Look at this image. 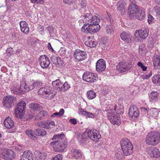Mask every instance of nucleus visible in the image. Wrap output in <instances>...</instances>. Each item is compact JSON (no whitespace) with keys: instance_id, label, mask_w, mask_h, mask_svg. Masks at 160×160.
<instances>
[{"instance_id":"f257e3e1","label":"nucleus","mask_w":160,"mask_h":160,"mask_svg":"<svg viewBox=\"0 0 160 160\" xmlns=\"http://www.w3.org/2000/svg\"><path fill=\"white\" fill-rule=\"evenodd\" d=\"M64 136L62 132L53 136L52 140L55 141L51 142L50 144L52 145L54 151L62 152L67 147L68 142Z\"/></svg>"},{"instance_id":"f03ea898","label":"nucleus","mask_w":160,"mask_h":160,"mask_svg":"<svg viewBox=\"0 0 160 160\" xmlns=\"http://www.w3.org/2000/svg\"><path fill=\"white\" fill-rule=\"evenodd\" d=\"M146 143L149 145L155 146L160 142V133L158 131L149 132L146 138Z\"/></svg>"},{"instance_id":"7ed1b4c3","label":"nucleus","mask_w":160,"mask_h":160,"mask_svg":"<svg viewBox=\"0 0 160 160\" xmlns=\"http://www.w3.org/2000/svg\"><path fill=\"white\" fill-rule=\"evenodd\" d=\"M96 21L94 23H89L87 25L84 24L81 28L82 32L85 33H93L97 32L100 29L99 23L100 22L99 18H96Z\"/></svg>"},{"instance_id":"20e7f679","label":"nucleus","mask_w":160,"mask_h":160,"mask_svg":"<svg viewBox=\"0 0 160 160\" xmlns=\"http://www.w3.org/2000/svg\"><path fill=\"white\" fill-rule=\"evenodd\" d=\"M122 150L124 154L128 156L132 154L133 152V146L129 140L127 138L122 139L120 142Z\"/></svg>"},{"instance_id":"39448f33","label":"nucleus","mask_w":160,"mask_h":160,"mask_svg":"<svg viewBox=\"0 0 160 160\" xmlns=\"http://www.w3.org/2000/svg\"><path fill=\"white\" fill-rule=\"evenodd\" d=\"M26 105V103L24 101H22L18 104L15 112V114L16 117L18 118H23Z\"/></svg>"},{"instance_id":"423d86ee","label":"nucleus","mask_w":160,"mask_h":160,"mask_svg":"<svg viewBox=\"0 0 160 160\" xmlns=\"http://www.w3.org/2000/svg\"><path fill=\"white\" fill-rule=\"evenodd\" d=\"M82 19L79 20V22L80 23H84L86 25H87L89 23H94V22L96 21V18H99L98 17L94 16H93L90 13H87L84 14L83 16H81Z\"/></svg>"},{"instance_id":"0eeeda50","label":"nucleus","mask_w":160,"mask_h":160,"mask_svg":"<svg viewBox=\"0 0 160 160\" xmlns=\"http://www.w3.org/2000/svg\"><path fill=\"white\" fill-rule=\"evenodd\" d=\"M82 78L86 82H96L98 79V75L91 72H86L82 75Z\"/></svg>"},{"instance_id":"6e6552de","label":"nucleus","mask_w":160,"mask_h":160,"mask_svg":"<svg viewBox=\"0 0 160 160\" xmlns=\"http://www.w3.org/2000/svg\"><path fill=\"white\" fill-rule=\"evenodd\" d=\"M88 136L91 140L97 142L101 138V135L99 132L96 129L86 130Z\"/></svg>"},{"instance_id":"1a4fd4ad","label":"nucleus","mask_w":160,"mask_h":160,"mask_svg":"<svg viewBox=\"0 0 160 160\" xmlns=\"http://www.w3.org/2000/svg\"><path fill=\"white\" fill-rule=\"evenodd\" d=\"M2 158L6 160H12L15 158L14 152L10 149H4L2 153Z\"/></svg>"},{"instance_id":"9d476101","label":"nucleus","mask_w":160,"mask_h":160,"mask_svg":"<svg viewBox=\"0 0 160 160\" xmlns=\"http://www.w3.org/2000/svg\"><path fill=\"white\" fill-rule=\"evenodd\" d=\"M108 119L110 120L111 122L113 125H119L121 124V120L120 118L118 115H115L114 113L111 111L107 114Z\"/></svg>"},{"instance_id":"9b49d317","label":"nucleus","mask_w":160,"mask_h":160,"mask_svg":"<svg viewBox=\"0 0 160 160\" xmlns=\"http://www.w3.org/2000/svg\"><path fill=\"white\" fill-rule=\"evenodd\" d=\"M74 57L77 61H81L86 58L87 53L85 51L77 49L74 53Z\"/></svg>"},{"instance_id":"f8f14e48","label":"nucleus","mask_w":160,"mask_h":160,"mask_svg":"<svg viewBox=\"0 0 160 160\" xmlns=\"http://www.w3.org/2000/svg\"><path fill=\"white\" fill-rule=\"evenodd\" d=\"M131 66L129 65L128 63L123 62H120L117 66V69L118 72L121 73L125 72L129 70Z\"/></svg>"},{"instance_id":"ddd939ff","label":"nucleus","mask_w":160,"mask_h":160,"mask_svg":"<svg viewBox=\"0 0 160 160\" xmlns=\"http://www.w3.org/2000/svg\"><path fill=\"white\" fill-rule=\"evenodd\" d=\"M139 10L138 6L134 2H132L129 6L128 13L131 17H134Z\"/></svg>"},{"instance_id":"4468645a","label":"nucleus","mask_w":160,"mask_h":160,"mask_svg":"<svg viewBox=\"0 0 160 160\" xmlns=\"http://www.w3.org/2000/svg\"><path fill=\"white\" fill-rule=\"evenodd\" d=\"M14 100L13 97L9 95L6 96L2 101L3 106L8 108L12 107L13 105V101Z\"/></svg>"},{"instance_id":"2eb2a0df","label":"nucleus","mask_w":160,"mask_h":160,"mask_svg":"<svg viewBox=\"0 0 160 160\" xmlns=\"http://www.w3.org/2000/svg\"><path fill=\"white\" fill-rule=\"evenodd\" d=\"M149 31L148 28H145L144 30H137L135 34L136 37L140 38L141 39H145L148 36Z\"/></svg>"},{"instance_id":"dca6fc26","label":"nucleus","mask_w":160,"mask_h":160,"mask_svg":"<svg viewBox=\"0 0 160 160\" xmlns=\"http://www.w3.org/2000/svg\"><path fill=\"white\" fill-rule=\"evenodd\" d=\"M129 116L131 118H135L139 115V111L137 107L134 105L131 106L128 112Z\"/></svg>"},{"instance_id":"f3484780","label":"nucleus","mask_w":160,"mask_h":160,"mask_svg":"<svg viewBox=\"0 0 160 160\" xmlns=\"http://www.w3.org/2000/svg\"><path fill=\"white\" fill-rule=\"evenodd\" d=\"M39 59L40 65L42 68H44L48 67L50 63L48 58L46 56H41Z\"/></svg>"},{"instance_id":"a211bd4d","label":"nucleus","mask_w":160,"mask_h":160,"mask_svg":"<svg viewBox=\"0 0 160 160\" xmlns=\"http://www.w3.org/2000/svg\"><path fill=\"white\" fill-rule=\"evenodd\" d=\"M106 68L105 61L103 59L98 60L96 64V69L97 71L101 72L103 71Z\"/></svg>"},{"instance_id":"6ab92c4d","label":"nucleus","mask_w":160,"mask_h":160,"mask_svg":"<svg viewBox=\"0 0 160 160\" xmlns=\"http://www.w3.org/2000/svg\"><path fill=\"white\" fill-rule=\"evenodd\" d=\"M122 39L126 43H130L132 42V35L125 32L122 33L120 35Z\"/></svg>"},{"instance_id":"aec40b11","label":"nucleus","mask_w":160,"mask_h":160,"mask_svg":"<svg viewBox=\"0 0 160 160\" xmlns=\"http://www.w3.org/2000/svg\"><path fill=\"white\" fill-rule=\"evenodd\" d=\"M33 154L30 151H25L21 156L20 160H32Z\"/></svg>"},{"instance_id":"412c9836","label":"nucleus","mask_w":160,"mask_h":160,"mask_svg":"<svg viewBox=\"0 0 160 160\" xmlns=\"http://www.w3.org/2000/svg\"><path fill=\"white\" fill-rule=\"evenodd\" d=\"M21 31L25 34H27L29 31L27 23L25 21H22L20 22Z\"/></svg>"},{"instance_id":"4be33fe9","label":"nucleus","mask_w":160,"mask_h":160,"mask_svg":"<svg viewBox=\"0 0 160 160\" xmlns=\"http://www.w3.org/2000/svg\"><path fill=\"white\" fill-rule=\"evenodd\" d=\"M153 62L154 69H158L160 67V56L155 54L153 57Z\"/></svg>"},{"instance_id":"5701e85b","label":"nucleus","mask_w":160,"mask_h":160,"mask_svg":"<svg viewBox=\"0 0 160 160\" xmlns=\"http://www.w3.org/2000/svg\"><path fill=\"white\" fill-rule=\"evenodd\" d=\"M4 126L8 129L12 128L14 126V122L11 118L8 117L5 119L4 122Z\"/></svg>"},{"instance_id":"b1692460","label":"nucleus","mask_w":160,"mask_h":160,"mask_svg":"<svg viewBox=\"0 0 160 160\" xmlns=\"http://www.w3.org/2000/svg\"><path fill=\"white\" fill-rule=\"evenodd\" d=\"M11 91L12 93L16 94H21L22 93L20 86L17 84H15L11 88Z\"/></svg>"},{"instance_id":"393cba45","label":"nucleus","mask_w":160,"mask_h":160,"mask_svg":"<svg viewBox=\"0 0 160 160\" xmlns=\"http://www.w3.org/2000/svg\"><path fill=\"white\" fill-rule=\"evenodd\" d=\"M78 113L79 114L83 115L87 118H93L94 117V115L92 113L85 111L82 109H79Z\"/></svg>"},{"instance_id":"a878e982","label":"nucleus","mask_w":160,"mask_h":160,"mask_svg":"<svg viewBox=\"0 0 160 160\" xmlns=\"http://www.w3.org/2000/svg\"><path fill=\"white\" fill-rule=\"evenodd\" d=\"M29 108L34 111L38 112L42 108V107L36 102H32L29 105Z\"/></svg>"},{"instance_id":"bb28decb","label":"nucleus","mask_w":160,"mask_h":160,"mask_svg":"<svg viewBox=\"0 0 160 160\" xmlns=\"http://www.w3.org/2000/svg\"><path fill=\"white\" fill-rule=\"evenodd\" d=\"M149 153L151 157L158 158L160 157V152L158 149L156 148H151L149 152Z\"/></svg>"},{"instance_id":"cd10ccee","label":"nucleus","mask_w":160,"mask_h":160,"mask_svg":"<svg viewBox=\"0 0 160 160\" xmlns=\"http://www.w3.org/2000/svg\"><path fill=\"white\" fill-rule=\"evenodd\" d=\"M149 114L155 119H158V109L156 108H151L148 111V114Z\"/></svg>"},{"instance_id":"c85d7f7f","label":"nucleus","mask_w":160,"mask_h":160,"mask_svg":"<svg viewBox=\"0 0 160 160\" xmlns=\"http://www.w3.org/2000/svg\"><path fill=\"white\" fill-rule=\"evenodd\" d=\"M134 16L138 20H142L145 17V12L142 9H140Z\"/></svg>"},{"instance_id":"c756f323","label":"nucleus","mask_w":160,"mask_h":160,"mask_svg":"<svg viewBox=\"0 0 160 160\" xmlns=\"http://www.w3.org/2000/svg\"><path fill=\"white\" fill-rule=\"evenodd\" d=\"M35 158L36 160H44L46 158V154L45 153H41L37 151L35 152Z\"/></svg>"},{"instance_id":"7c9ffc66","label":"nucleus","mask_w":160,"mask_h":160,"mask_svg":"<svg viewBox=\"0 0 160 160\" xmlns=\"http://www.w3.org/2000/svg\"><path fill=\"white\" fill-rule=\"evenodd\" d=\"M50 88L47 87L41 88L39 89L38 94L45 97L48 92L50 91Z\"/></svg>"},{"instance_id":"2f4dec72","label":"nucleus","mask_w":160,"mask_h":160,"mask_svg":"<svg viewBox=\"0 0 160 160\" xmlns=\"http://www.w3.org/2000/svg\"><path fill=\"white\" fill-rule=\"evenodd\" d=\"M62 83L59 79H57L55 81H53L52 82V85L57 88L58 91H61L62 87Z\"/></svg>"},{"instance_id":"473e14b6","label":"nucleus","mask_w":160,"mask_h":160,"mask_svg":"<svg viewBox=\"0 0 160 160\" xmlns=\"http://www.w3.org/2000/svg\"><path fill=\"white\" fill-rule=\"evenodd\" d=\"M31 86V84L29 83V84H28L25 82L21 84L20 86L22 93L25 91H28L32 90V89H30Z\"/></svg>"},{"instance_id":"72a5a7b5","label":"nucleus","mask_w":160,"mask_h":160,"mask_svg":"<svg viewBox=\"0 0 160 160\" xmlns=\"http://www.w3.org/2000/svg\"><path fill=\"white\" fill-rule=\"evenodd\" d=\"M159 94L157 92L152 91L151 92L149 95L150 98L151 100L153 101H157L159 99Z\"/></svg>"},{"instance_id":"f704fd0d","label":"nucleus","mask_w":160,"mask_h":160,"mask_svg":"<svg viewBox=\"0 0 160 160\" xmlns=\"http://www.w3.org/2000/svg\"><path fill=\"white\" fill-rule=\"evenodd\" d=\"M72 156L76 159H80L82 156V154L80 150L73 149L72 150Z\"/></svg>"},{"instance_id":"c9c22d12","label":"nucleus","mask_w":160,"mask_h":160,"mask_svg":"<svg viewBox=\"0 0 160 160\" xmlns=\"http://www.w3.org/2000/svg\"><path fill=\"white\" fill-rule=\"evenodd\" d=\"M46 131L43 129H37L36 130L35 134L37 136H44L46 135Z\"/></svg>"},{"instance_id":"e433bc0d","label":"nucleus","mask_w":160,"mask_h":160,"mask_svg":"<svg viewBox=\"0 0 160 160\" xmlns=\"http://www.w3.org/2000/svg\"><path fill=\"white\" fill-rule=\"evenodd\" d=\"M119 4V6L118 7V10L121 11L122 12L124 13L125 11V7L126 5V3H125L124 1H122L118 2Z\"/></svg>"},{"instance_id":"4c0bfd02","label":"nucleus","mask_w":160,"mask_h":160,"mask_svg":"<svg viewBox=\"0 0 160 160\" xmlns=\"http://www.w3.org/2000/svg\"><path fill=\"white\" fill-rule=\"evenodd\" d=\"M31 86L30 87V89L32 90L34 88H37L42 86V83L39 81H36L31 84Z\"/></svg>"},{"instance_id":"58836bf2","label":"nucleus","mask_w":160,"mask_h":160,"mask_svg":"<svg viewBox=\"0 0 160 160\" xmlns=\"http://www.w3.org/2000/svg\"><path fill=\"white\" fill-rule=\"evenodd\" d=\"M88 138L89 137H88V136L86 130L85 131L82 135L80 141V142L82 143H84L86 141H88Z\"/></svg>"},{"instance_id":"ea45409f","label":"nucleus","mask_w":160,"mask_h":160,"mask_svg":"<svg viewBox=\"0 0 160 160\" xmlns=\"http://www.w3.org/2000/svg\"><path fill=\"white\" fill-rule=\"evenodd\" d=\"M87 94L88 98L90 99H93L96 96L95 92L92 90L88 91Z\"/></svg>"},{"instance_id":"a19ab883","label":"nucleus","mask_w":160,"mask_h":160,"mask_svg":"<svg viewBox=\"0 0 160 160\" xmlns=\"http://www.w3.org/2000/svg\"><path fill=\"white\" fill-rule=\"evenodd\" d=\"M25 133L28 137L34 139L36 137L35 133H34V132L31 129L26 130L25 131Z\"/></svg>"},{"instance_id":"79ce46f5","label":"nucleus","mask_w":160,"mask_h":160,"mask_svg":"<svg viewBox=\"0 0 160 160\" xmlns=\"http://www.w3.org/2000/svg\"><path fill=\"white\" fill-rule=\"evenodd\" d=\"M56 92H54L52 90H51L50 89V91L48 92L46 96H45L46 98H47L48 99H51L54 98L56 95Z\"/></svg>"},{"instance_id":"37998d69","label":"nucleus","mask_w":160,"mask_h":160,"mask_svg":"<svg viewBox=\"0 0 160 160\" xmlns=\"http://www.w3.org/2000/svg\"><path fill=\"white\" fill-rule=\"evenodd\" d=\"M62 86L61 89V92H65L68 90L70 88V85L67 82H66L63 84H62Z\"/></svg>"},{"instance_id":"c03bdc74","label":"nucleus","mask_w":160,"mask_h":160,"mask_svg":"<svg viewBox=\"0 0 160 160\" xmlns=\"http://www.w3.org/2000/svg\"><path fill=\"white\" fill-rule=\"evenodd\" d=\"M37 125L41 128H48L47 121L40 122L37 123Z\"/></svg>"},{"instance_id":"a18cd8bd","label":"nucleus","mask_w":160,"mask_h":160,"mask_svg":"<svg viewBox=\"0 0 160 160\" xmlns=\"http://www.w3.org/2000/svg\"><path fill=\"white\" fill-rule=\"evenodd\" d=\"M35 113H32L31 112H28L24 116V118L26 120H29L32 119L34 116Z\"/></svg>"},{"instance_id":"49530a36","label":"nucleus","mask_w":160,"mask_h":160,"mask_svg":"<svg viewBox=\"0 0 160 160\" xmlns=\"http://www.w3.org/2000/svg\"><path fill=\"white\" fill-rule=\"evenodd\" d=\"M47 115V112L44 111H42L40 112H39L38 114V115L37 116V118H43L44 117H46V116Z\"/></svg>"},{"instance_id":"de8ad7c7","label":"nucleus","mask_w":160,"mask_h":160,"mask_svg":"<svg viewBox=\"0 0 160 160\" xmlns=\"http://www.w3.org/2000/svg\"><path fill=\"white\" fill-rule=\"evenodd\" d=\"M86 45L90 47H95L96 46V43L94 41H91V42H89V43H87Z\"/></svg>"},{"instance_id":"09e8293b","label":"nucleus","mask_w":160,"mask_h":160,"mask_svg":"<svg viewBox=\"0 0 160 160\" xmlns=\"http://www.w3.org/2000/svg\"><path fill=\"white\" fill-rule=\"evenodd\" d=\"M6 52L8 56H10L13 53V51L12 50V48H8L6 50Z\"/></svg>"},{"instance_id":"8fccbe9b","label":"nucleus","mask_w":160,"mask_h":160,"mask_svg":"<svg viewBox=\"0 0 160 160\" xmlns=\"http://www.w3.org/2000/svg\"><path fill=\"white\" fill-rule=\"evenodd\" d=\"M62 156L60 154H58L53 158L51 160H62Z\"/></svg>"},{"instance_id":"3c124183","label":"nucleus","mask_w":160,"mask_h":160,"mask_svg":"<svg viewBox=\"0 0 160 160\" xmlns=\"http://www.w3.org/2000/svg\"><path fill=\"white\" fill-rule=\"evenodd\" d=\"M115 156L119 160L122 159V155L121 154V153L120 152H117L116 153Z\"/></svg>"},{"instance_id":"603ef678","label":"nucleus","mask_w":160,"mask_h":160,"mask_svg":"<svg viewBox=\"0 0 160 160\" xmlns=\"http://www.w3.org/2000/svg\"><path fill=\"white\" fill-rule=\"evenodd\" d=\"M154 18L151 15H149L148 16V22L149 23H152L154 21Z\"/></svg>"},{"instance_id":"864d4df0","label":"nucleus","mask_w":160,"mask_h":160,"mask_svg":"<svg viewBox=\"0 0 160 160\" xmlns=\"http://www.w3.org/2000/svg\"><path fill=\"white\" fill-rule=\"evenodd\" d=\"M107 31L108 33H112L113 31V29L112 26H110L107 27Z\"/></svg>"},{"instance_id":"5fc2aeb1","label":"nucleus","mask_w":160,"mask_h":160,"mask_svg":"<svg viewBox=\"0 0 160 160\" xmlns=\"http://www.w3.org/2000/svg\"><path fill=\"white\" fill-rule=\"evenodd\" d=\"M56 63H55V65H62V62L61 59V58L59 57H58V58L57 59Z\"/></svg>"},{"instance_id":"6e6d98bb","label":"nucleus","mask_w":160,"mask_h":160,"mask_svg":"<svg viewBox=\"0 0 160 160\" xmlns=\"http://www.w3.org/2000/svg\"><path fill=\"white\" fill-rule=\"evenodd\" d=\"M58 57H57L55 56H52L51 58V60L53 62V63L55 64V63H56L57 59L58 58Z\"/></svg>"},{"instance_id":"4d7b16f0","label":"nucleus","mask_w":160,"mask_h":160,"mask_svg":"<svg viewBox=\"0 0 160 160\" xmlns=\"http://www.w3.org/2000/svg\"><path fill=\"white\" fill-rule=\"evenodd\" d=\"M74 1V0H63V2L65 4L68 5L72 3Z\"/></svg>"},{"instance_id":"13d9d810","label":"nucleus","mask_w":160,"mask_h":160,"mask_svg":"<svg viewBox=\"0 0 160 160\" xmlns=\"http://www.w3.org/2000/svg\"><path fill=\"white\" fill-rule=\"evenodd\" d=\"M152 75V72L151 71H150L149 74L148 75H146L142 76V78L143 79H148Z\"/></svg>"},{"instance_id":"bf43d9fd","label":"nucleus","mask_w":160,"mask_h":160,"mask_svg":"<svg viewBox=\"0 0 160 160\" xmlns=\"http://www.w3.org/2000/svg\"><path fill=\"white\" fill-rule=\"evenodd\" d=\"M69 122L72 124L75 125L77 124V122L75 118L71 119L69 120Z\"/></svg>"},{"instance_id":"052dcab7","label":"nucleus","mask_w":160,"mask_h":160,"mask_svg":"<svg viewBox=\"0 0 160 160\" xmlns=\"http://www.w3.org/2000/svg\"><path fill=\"white\" fill-rule=\"evenodd\" d=\"M155 11L157 15H160V8L157 7L155 8Z\"/></svg>"},{"instance_id":"680f3d73","label":"nucleus","mask_w":160,"mask_h":160,"mask_svg":"<svg viewBox=\"0 0 160 160\" xmlns=\"http://www.w3.org/2000/svg\"><path fill=\"white\" fill-rule=\"evenodd\" d=\"M47 123H48V127L50 125L52 126H55V122L53 121H51L50 120L47 121Z\"/></svg>"},{"instance_id":"e2e57ef3","label":"nucleus","mask_w":160,"mask_h":160,"mask_svg":"<svg viewBox=\"0 0 160 160\" xmlns=\"http://www.w3.org/2000/svg\"><path fill=\"white\" fill-rule=\"evenodd\" d=\"M57 116H59L60 117V114L59 113V112H57L54 113H53L51 116V117H57Z\"/></svg>"},{"instance_id":"0e129e2a","label":"nucleus","mask_w":160,"mask_h":160,"mask_svg":"<svg viewBox=\"0 0 160 160\" xmlns=\"http://www.w3.org/2000/svg\"><path fill=\"white\" fill-rule=\"evenodd\" d=\"M64 110L62 109H61L59 112V113L60 114V116H62L64 113Z\"/></svg>"},{"instance_id":"69168bd1","label":"nucleus","mask_w":160,"mask_h":160,"mask_svg":"<svg viewBox=\"0 0 160 160\" xmlns=\"http://www.w3.org/2000/svg\"><path fill=\"white\" fill-rule=\"evenodd\" d=\"M48 47L49 49L50 50H52V51H53V49L51 45L50 42H48Z\"/></svg>"},{"instance_id":"338daca9","label":"nucleus","mask_w":160,"mask_h":160,"mask_svg":"<svg viewBox=\"0 0 160 160\" xmlns=\"http://www.w3.org/2000/svg\"><path fill=\"white\" fill-rule=\"evenodd\" d=\"M148 109H149V108H144V107H142L141 108V109L142 111L146 112L147 113H148V111L149 110Z\"/></svg>"},{"instance_id":"774afa93","label":"nucleus","mask_w":160,"mask_h":160,"mask_svg":"<svg viewBox=\"0 0 160 160\" xmlns=\"http://www.w3.org/2000/svg\"><path fill=\"white\" fill-rule=\"evenodd\" d=\"M137 65L141 68L142 67L143 64L141 62H138L137 63Z\"/></svg>"}]
</instances>
